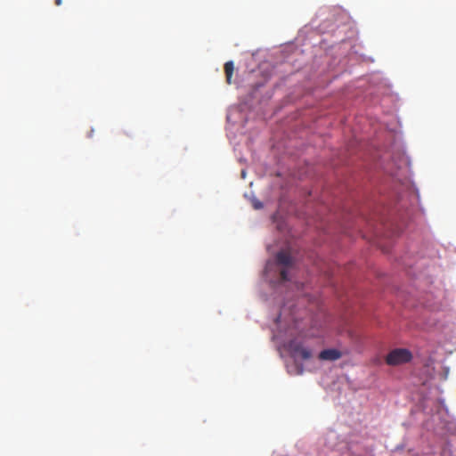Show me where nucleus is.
Segmentation results:
<instances>
[{
	"instance_id": "obj_1",
	"label": "nucleus",
	"mask_w": 456,
	"mask_h": 456,
	"mask_svg": "<svg viewBox=\"0 0 456 456\" xmlns=\"http://www.w3.org/2000/svg\"><path fill=\"white\" fill-rule=\"evenodd\" d=\"M412 358L411 351L405 348L392 350L386 357V362L391 366H396L409 362Z\"/></svg>"
},
{
	"instance_id": "obj_2",
	"label": "nucleus",
	"mask_w": 456,
	"mask_h": 456,
	"mask_svg": "<svg viewBox=\"0 0 456 456\" xmlns=\"http://www.w3.org/2000/svg\"><path fill=\"white\" fill-rule=\"evenodd\" d=\"M275 264L281 265L280 270L281 280L282 281H289L288 269L292 267L294 259L288 251L281 250L276 254Z\"/></svg>"
},
{
	"instance_id": "obj_3",
	"label": "nucleus",
	"mask_w": 456,
	"mask_h": 456,
	"mask_svg": "<svg viewBox=\"0 0 456 456\" xmlns=\"http://www.w3.org/2000/svg\"><path fill=\"white\" fill-rule=\"evenodd\" d=\"M288 350L295 360L306 361L311 358L312 352L305 347L302 343L292 340L288 345Z\"/></svg>"
},
{
	"instance_id": "obj_4",
	"label": "nucleus",
	"mask_w": 456,
	"mask_h": 456,
	"mask_svg": "<svg viewBox=\"0 0 456 456\" xmlns=\"http://www.w3.org/2000/svg\"><path fill=\"white\" fill-rule=\"evenodd\" d=\"M342 354L339 350L330 348L322 350L319 354V359L322 361H336L339 358H341Z\"/></svg>"
},
{
	"instance_id": "obj_5",
	"label": "nucleus",
	"mask_w": 456,
	"mask_h": 456,
	"mask_svg": "<svg viewBox=\"0 0 456 456\" xmlns=\"http://www.w3.org/2000/svg\"><path fill=\"white\" fill-rule=\"evenodd\" d=\"M233 70H234L233 62L232 61H229L227 62H225V64H224V73H225V77H226V82L229 85L232 83V74H233Z\"/></svg>"
},
{
	"instance_id": "obj_6",
	"label": "nucleus",
	"mask_w": 456,
	"mask_h": 456,
	"mask_svg": "<svg viewBox=\"0 0 456 456\" xmlns=\"http://www.w3.org/2000/svg\"><path fill=\"white\" fill-rule=\"evenodd\" d=\"M253 207H254L255 209H260V208H263V204L259 200H254L253 201Z\"/></svg>"
},
{
	"instance_id": "obj_7",
	"label": "nucleus",
	"mask_w": 456,
	"mask_h": 456,
	"mask_svg": "<svg viewBox=\"0 0 456 456\" xmlns=\"http://www.w3.org/2000/svg\"><path fill=\"white\" fill-rule=\"evenodd\" d=\"M55 4L56 5H61V0H55Z\"/></svg>"
},
{
	"instance_id": "obj_8",
	"label": "nucleus",
	"mask_w": 456,
	"mask_h": 456,
	"mask_svg": "<svg viewBox=\"0 0 456 456\" xmlns=\"http://www.w3.org/2000/svg\"><path fill=\"white\" fill-rule=\"evenodd\" d=\"M271 266H272V264L268 263L267 265H266V271L270 270Z\"/></svg>"
}]
</instances>
